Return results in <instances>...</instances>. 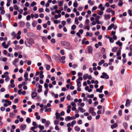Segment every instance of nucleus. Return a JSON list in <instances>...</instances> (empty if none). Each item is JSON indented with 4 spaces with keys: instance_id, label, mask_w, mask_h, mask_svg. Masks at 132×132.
Segmentation results:
<instances>
[{
    "instance_id": "16",
    "label": "nucleus",
    "mask_w": 132,
    "mask_h": 132,
    "mask_svg": "<svg viewBox=\"0 0 132 132\" xmlns=\"http://www.w3.org/2000/svg\"><path fill=\"white\" fill-rule=\"evenodd\" d=\"M88 74L87 73H86L84 74L83 77L84 79L85 80L88 78Z\"/></svg>"
},
{
    "instance_id": "61",
    "label": "nucleus",
    "mask_w": 132,
    "mask_h": 132,
    "mask_svg": "<svg viewBox=\"0 0 132 132\" xmlns=\"http://www.w3.org/2000/svg\"><path fill=\"white\" fill-rule=\"evenodd\" d=\"M89 20L88 19H87L86 20V23L87 25H88L89 23Z\"/></svg>"
},
{
    "instance_id": "7",
    "label": "nucleus",
    "mask_w": 132,
    "mask_h": 132,
    "mask_svg": "<svg viewBox=\"0 0 132 132\" xmlns=\"http://www.w3.org/2000/svg\"><path fill=\"white\" fill-rule=\"evenodd\" d=\"M92 48L91 46H89L88 48V52L89 53H92Z\"/></svg>"
},
{
    "instance_id": "57",
    "label": "nucleus",
    "mask_w": 132,
    "mask_h": 132,
    "mask_svg": "<svg viewBox=\"0 0 132 132\" xmlns=\"http://www.w3.org/2000/svg\"><path fill=\"white\" fill-rule=\"evenodd\" d=\"M28 72H26L24 75V77H28Z\"/></svg>"
},
{
    "instance_id": "56",
    "label": "nucleus",
    "mask_w": 132,
    "mask_h": 132,
    "mask_svg": "<svg viewBox=\"0 0 132 132\" xmlns=\"http://www.w3.org/2000/svg\"><path fill=\"white\" fill-rule=\"evenodd\" d=\"M99 97L100 98H102L104 96L103 94H99L98 95Z\"/></svg>"
},
{
    "instance_id": "43",
    "label": "nucleus",
    "mask_w": 132,
    "mask_h": 132,
    "mask_svg": "<svg viewBox=\"0 0 132 132\" xmlns=\"http://www.w3.org/2000/svg\"><path fill=\"white\" fill-rule=\"evenodd\" d=\"M14 10H18L19 9L18 6L16 5H15L14 6Z\"/></svg>"
},
{
    "instance_id": "23",
    "label": "nucleus",
    "mask_w": 132,
    "mask_h": 132,
    "mask_svg": "<svg viewBox=\"0 0 132 132\" xmlns=\"http://www.w3.org/2000/svg\"><path fill=\"white\" fill-rule=\"evenodd\" d=\"M78 6V4L76 1H75L73 3V6L75 7H77Z\"/></svg>"
},
{
    "instance_id": "50",
    "label": "nucleus",
    "mask_w": 132,
    "mask_h": 132,
    "mask_svg": "<svg viewBox=\"0 0 132 132\" xmlns=\"http://www.w3.org/2000/svg\"><path fill=\"white\" fill-rule=\"evenodd\" d=\"M50 124V123L49 121H47L46 123L45 124V126L46 127H48Z\"/></svg>"
},
{
    "instance_id": "31",
    "label": "nucleus",
    "mask_w": 132,
    "mask_h": 132,
    "mask_svg": "<svg viewBox=\"0 0 132 132\" xmlns=\"http://www.w3.org/2000/svg\"><path fill=\"white\" fill-rule=\"evenodd\" d=\"M9 114L11 118H13L15 116V114L13 112H10Z\"/></svg>"
},
{
    "instance_id": "62",
    "label": "nucleus",
    "mask_w": 132,
    "mask_h": 132,
    "mask_svg": "<svg viewBox=\"0 0 132 132\" xmlns=\"http://www.w3.org/2000/svg\"><path fill=\"white\" fill-rule=\"evenodd\" d=\"M96 91L97 92H99L100 93H102V90H101L100 89H96Z\"/></svg>"
},
{
    "instance_id": "22",
    "label": "nucleus",
    "mask_w": 132,
    "mask_h": 132,
    "mask_svg": "<svg viewBox=\"0 0 132 132\" xmlns=\"http://www.w3.org/2000/svg\"><path fill=\"white\" fill-rule=\"evenodd\" d=\"M76 82L77 83V85L78 87H80L81 86V82L80 81H79L78 80H76Z\"/></svg>"
},
{
    "instance_id": "12",
    "label": "nucleus",
    "mask_w": 132,
    "mask_h": 132,
    "mask_svg": "<svg viewBox=\"0 0 132 132\" xmlns=\"http://www.w3.org/2000/svg\"><path fill=\"white\" fill-rule=\"evenodd\" d=\"M78 109L79 111L81 113H83L86 111V110L83 109L82 108L80 107H79Z\"/></svg>"
},
{
    "instance_id": "37",
    "label": "nucleus",
    "mask_w": 132,
    "mask_h": 132,
    "mask_svg": "<svg viewBox=\"0 0 132 132\" xmlns=\"http://www.w3.org/2000/svg\"><path fill=\"white\" fill-rule=\"evenodd\" d=\"M123 3L122 1H119V3H118V5L120 6L121 7L123 5Z\"/></svg>"
},
{
    "instance_id": "27",
    "label": "nucleus",
    "mask_w": 132,
    "mask_h": 132,
    "mask_svg": "<svg viewBox=\"0 0 132 132\" xmlns=\"http://www.w3.org/2000/svg\"><path fill=\"white\" fill-rule=\"evenodd\" d=\"M75 130L76 131H80V128L78 126H76L75 127Z\"/></svg>"
},
{
    "instance_id": "21",
    "label": "nucleus",
    "mask_w": 132,
    "mask_h": 132,
    "mask_svg": "<svg viewBox=\"0 0 132 132\" xmlns=\"http://www.w3.org/2000/svg\"><path fill=\"white\" fill-rule=\"evenodd\" d=\"M45 56L46 57L48 60L49 61H51V59L50 56L48 54H45Z\"/></svg>"
},
{
    "instance_id": "36",
    "label": "nucleus",
    "mask_w": 132,
    "mask_h": 132,
    "mask_svg": "<svg viewBox=\"0 0 132 132\" xmlns=\"http://www.w3.org/2000/svg\"><path fill=\"white\" fill-rule=\"evenodd\" d=\"M10 79V78L8 76H7L5 77V80L6 81H9Z\"/></svg>"
},
{
    "instance_id": "47",
    "label": "nucleus",
    "mask_w": 132,
    "mask_h": 132,
    "mask_svg": "<svg viewBox=\"0 0 132 132\" xmlns=\"http://www.w3.org/2000/svg\"><path fill=\"white\" fill-rule=\"evenodd\" d=\"M71 104L72 106H76V104L73 102H71Z\"/></svg>"
},
{
    "instance_id": "2",
    "label": "nucleus",
    "mask_w": 132,
    "mask_h": 132,
    "mask_svg": "<svg viewBox=\"0 0 132 132\" xmlns=\"http://www.w3.org/2000/svg\"><path fill=\"white\" fill-rule=\"evenodd\" d=\"M121 48L120 47V49L117 52V59L119 60H121V57L120 56L121 55Z\"/></svg>"
},
{
    "instance_id": "46",
    "label": "nucleus",
    "mask_w": 132,
    "mask_h": 132,
    "mask_svg": "<svg viewBox=\"0 0 132 132\" xmlns=\"http://www.w3.org/2000/svg\"><path fill=\"white\" fill-rule=\"evenodd\" d=\"M71 96L70 95H68L67 97V99L68 101L70 100Z\"/></svg>"
},
{
    "instance_id": "54",
    "label": "nucleus",
    "mask_w": 132,
    "mask_h": 132,
    "mask_svg": "<svg viewBox=\"0 0 132 132\" xmlns=\"http://www.w3.org/2000/svg\"><path fill=\"white\" fill-rule=\"evenodd\" d=\"M6 16L9 18L10 20L11 18V15L10 14H6Z\"/></svg>"
},
{
    "instance_id": "55",
    "label": "nucleus",
    "mask_w": 132,
    "mask_h": 132,
    "mask_svg": "<svg viewBox=\"0 0 132 132\" xmlns=\"http://www.w3.org/2000/svg\"><path fill=\"white\" fill-rule=\"evenodd\" d=\"M24 43V41L23 39H21L19 41V43L20 44H22Z\"/></svg>"
},
{
    "instance_id": "48",
    "label": "nucleus",
    "mask_w": 132,
    "mask_h": 132,
    "mask_svg": "<svg viewBox=\"0 0 132 132\" xmlns=\"http://www.w3.org/2000/svg\"><path fill=\"white\" fill-rule=\"evenodd\" d=\"M53 57L54 58V59L57 61L58 59H59V58L58 57H57L55 55H54L53 56Z\"/></svg>"
},
{
    "instance_id": "17",
    "label": "nucleus",
    "mask_w": 132,
    "mask_h": 132,
    "mask_svg": "<svg viewBox=\"0 0 132 132\" xmlns=\"http://www.w3.org/2000/svg\"><path fill=\"white\" fill-rule=\"evenodd\" d=\"M72 119V117L69 116L66 117L65 119V120L66 121H67L68 120H71Z\"/></svg>"
},
{
    "instance_id": "40",
    "label": "nucleus",
    "mask_w": 132,
    "mask_h": 132,
    "mask_svg": "<svg viewBox=\"0 0 132 132\" xmlns=\"http://www.w3.org/2000/svg\"><path fill=\"white\" fill-rule=\"evenodd\" d=\"M76 28V26L75 25H73L71 26V29L72 30H74Z\"/></svg>"
},
{
    "instance_id": "52",
    "label": "nucleus",
    "mask_w": 132,
    "mask_h": 132,
    "mask_svg": "<svg viewBox=\"0 0 132 132\" xmlns=\"http://www.w3.org/2000/svg\"><path fill=\"white\" fill-rule=\"evenodd\" d=\"M50 65H46V69L48 70H50Z\"/></svg>"
},
{
    "instance_id": "15",
    "label": "nucleus",
    "mask_w": 132,
    "mask_h": 132,
    "mask_svg": "<svg viewBox=\"0 0 132 132\" xmlns=\"http://www.w3.org/2000/svg\"><path fill=\"white\" fill-rule=\"evenodd\" d=\"M88 4H89L90 5L93 6L94 5V1H92L91 0H88Z\"/></svg>"
},
{
    "instance_id": "18",
    "label": "nucleus",
    "mask_w": 132,
    "mask_h": 132,
    "mask_svg": "<svg viewBox=\"0 0 132 132\" xmlns=\"http://www.w3.org/2000/svg\"><path fill=\"white\" fill-rule=\"evenodd\" d=\"M117 126V123H115L114 124L112 125L111 126V128L113 129L115 128Z\"/></svg>"
},
{
    "instance_id": "5",
    "label": "nucleus",
    "mask_w": 132,
    "mask_h": 132,
    "mask_svg": "<svg viewBox=\"0 0 132 132\" xmlns=\"http://www.w3.org/2000/svg\"><path fill=\"white\" fill-rule=\"evenodd\" d=\"M26 125L25 124H21L20 126V128L21 130L23 131L26 128Z\"/></svg>"
},
{
    "instance_id": "11",
    "label": "nucleus",
    "mask_w": 132,
    "mask_h": 132,
    "mask_svg": "<svg viewBox=\"0 0 132 132\" xmlns=\"http://www.w3.org/2000/svg\"><path fill=\"white\" fill-rule=\"evenodd\" d=\"M19 61V60L17 58L15 59L13 62V64L14 65H15L16 63L18 61Z\"/></svg>"
},
{
    "instance_id": "29",
    "label": "nucleus",
    "mask_w": 132,
    "mask_h": 132,
    "mask_svg": "<svg viewBox=\"0 0 132 132\" xmlns=\"http://www.w3.org/2000/svg\"><path fill=\"white\" fill-rule=\"evenodd\" d=\"M38 127L40 129L41 131L43 130L44 129V126H42L41 125H39ZM41 131L40 130L39 132H40Z\"/></svg>"
},
{
    "instance_id": "42",
    "label": "nucleus",
    "mask_w": 132,
    "mask_h": 132,
    "mask_svg": "<svg viewBox=\"0 0 132 132\" xmlns=\"http://www.w3.org/2000/svg\"><path fill=\"white\" fill-rule=\"evenodd\" d=\"M51 111L52 110L51 108L46 109L45 110V112H47L48 111H49L50 112H51Z\"/></svg>"
},
{
    "instance_id": "30",
    "label": "nucleus",
    "mask_w": 132,
    "mask_h": 132,
    "mask_svg": "<svg viewBox=\"0 0 132 132\" xmlns=\"http://www.w3.org/2000/svg\"><path fill=\"white\" fill-rule=\"evenodd\" d=\"M118 48L116 47H113L112 49V52H116Z\"/></svg>"
},
{
    "instance_id": "34",
    "label": "nucleus",
    "mask_w": 132,
    "mask_h": 132,
    "mask_svg": "<svg viewBox=\"0 0 132 132\" xmlns=\"http://www.w3.org/2000/svg\"><path fill=\"white\" fill-rule=\"evenodd\" d=\"M128 12L129 15L131 16H132V13H131L132 11L130 10H128Z\"/></svg>"
},
{
    "instance_id": "25",
    "label": "nucleus",
    "mask_w": 132,
    "mask_h": 132,
    "mask_svg": "<svg viewBox=\"0 0 132 132\" xmlns=\"http://www.w3.org/2000/svg\"><path fill=\"white\" fill-rule=\"evenodd\" d=\"M116 45H118L119 46H121L122 45V43L120 42L119 41H118L116 43Z\"/></svg>"
},
{
    "instance_id": "3",
    "label": "nucleus",
    "mask_w": 132,
    "mask_h": 132,
    "mask_svg": "<svg viewBox=\"0 0 132 132\" xmlns=\"http://www.w3.org/2000/svg\"><path fill=\"white\" fill-rule=\"evenodd\" d=\"M61 44L63 46H65L67 47H69L70 45V43L69 42L64 41H62L61 42Z\"/></svg>"
},
{
    "instance_id": "64",
    "label": "nucleus",
    "mask_w": 132,
    "mask_h": 132,
    "mask_svg": "<svg viewBox=\"0 0 132 132\" xmlns=\"http://www.w3.org/2000/svg\"><path fill=\"white\" fill-rule=\"evenodd\" d=\"M103 13V12L102 11H100L98 13V15H102Z\"/></svg>"
},
{
    "instance_id": "51",
    "label": "nucleus",
    "mask_w": 132,
    "mask_h": 132,
    "mask_svg": "<svg viewBox=\"0 0 132 132\" xmlns=\"http://www.w3.org/2000/svg\"><path fill=\"white\" fill-rule=\"evenodd\" d=\"M37 30H40L41 29V26L40 25H38L37 27Z\"/></svg>"
},
{
    "instance_id": "24",
    "label": "nucleus",
    "mask_w": 132,
    "mask_h": 132,
    "mask_svg": "<svg viewBox=\"0 0 132 132\" xmlns=\"http://www.w3.org/2000/svg\"><path fill=\"white\" fill-rule=\"evenodd\" d=\"M4 102L6 103H8V105H11L12 103L11 102V101H9L7 100H4Z\"/></svg>"
},
{
    "instance_id": "60",
    "label": "nucleus",
    "mask_w": 132,
    "mask_h": 132,
    "mask_svg": "<svg viewBox=\"0 0 132 132\" xmlns=\"http://www.w3.org/2000/svg\"><path fill=\"white\" fill-rule=\"evenodd\" d=\"M18 11L19 12V13L20 14H22L23 11V10L22 9H18Z\"/></svg>"
},
{
    "instance_id": "59",
    "label": "nucleus",
    "mask_w": 132,
    "mask_h": 132,
    "mask_svg": "<svg viewBox=\"0 0 132 132\" xmlns=\"http://www.w3.org/2000/svg\"><path fill=\"white\" fill-rule=\"evenodd\" d=\"M44 11V9L42 8H40L39 9V12L40 13H41Z\"/></svg>"
},
{
    "instance_id": "38",
    "label": "nucleus",
    "mask_w": 132,
    "mask_h": 132,
    "mask_svg": "<svg viewBox=\"0 0 132 132\" xmlns=\"http://www.w3.org/2000/svg\"><path fill=\"white\" fill-rule=\"evenodd\" d=\"M54 124L55 125H57L58 124L59 121L58 120H56L54 121Z\"/></svg>"
},
{
    "instance_id": "35",
    "label": "nucleus",
    "mask_w": 132,
    "mask_h": 132,
    "mask_svg": "<svg viewBox=\"0 0 132 132\" xmlns=\"http://www.w3.org/2000/svg\"><path fill=\"white\" fill-rule=\"evenodd\" d=\"M42 39L44 42H47V39L46 37H42Z\"/></svg>"
},
{
    "instance_id": "26",
    "label": "nucleus",
    "mask_w": 132,
    "mask_h": 132,
    "mask_svg": "<svg viewBox=\"0 0 132 132\" xmlns=\"http://www.w3.org/2000/svg\"><path fill=\"white\" fill-rule=\"evenodd\" d=\"M37 24V22L36 21H34L32 23V25L34 27H36Z\"/></svg>"
},
{
    "instance_id": "20",
    "label": "nucleus",
    "mask_w": 132,
    "mask_h": 132,
    "mask_svg": "<svg viewBox=\"0 0 132 132\" xmlns=\"http://www.w3.org/2000/svg\"><path fill=\"white\" fill-rule=\"evenodd\" d=\"M93 34L92 33H89L88 32H87L86 33V35H85L87 37L88 36H90L92 37V36Z\"/></svg>"
},
{
    "instance_id": "45",
    "label": "nucleus",
    "mask_w": 132,
    "mask_h": 132,
    "mask_svg": "<svg viewBox=\"0 0 132 132\" xmlns=\"http://www.w3.org/2000/svg\"><path fill=\"white\" fill-rule=\"evenodd\" d=\"M63 1L62 2L60 1L59 4V6H63Z\"/></svg>"
},
{
    "instance_id": "39",
    "label": "nucleus",
    "mask_w": 132,
    "mask_h": 132,
    "mask_svg": "<svg viewBox=\"0 0 132 132\" xmlns=\"http://www.w3.org/2000/svg\"><path fill=\"white\" fill-rule=\"evenodd\" d=\"M112 9L110 8H108L106 10V12L108 13H110L112 11Z\"/></svg>"
},
{
    "instance_id": "6",
    "label": "nucleus",
    "mask_w": 132,
    "mask_h": 132,
    "mask_svg": "<svg viewBox=\"0 0 132 132\" xmlns=\"http://www.w3.org/2000/svg\"><path fill=\"white\" fill-rule=\"evenodd\" d=\"M24 43L28 47H31L32 46V44L28 41H25L24 42Z\"/></svg>"
},
{
    "instance_id": "19",
    "label": "nucleus",
    "mask_w": 132,
    "mask_h": 132,
    "mask_svg": "<svg viewBox=\"0 0 132 132\" xmlns=\"http://www.w3.org/2000/svg\"><path fill=\"white\" fill-rule=\"evenodd\" d=\"M114 26V24L113 23L111 24L108 27V30H110Z\"/></svg>"
},
{
    "instance_id": "14",
    "label": "nucleus",
    "mask_w": 132,
    "mask_h": 132,
    "mask_svg": "<svg viewBox=\"0 0 132 132\" xmlns=\"http://www.w3.org/2000/svg\"><path fill=\"white\" fill-rule=\"evenodd\" d=\"M55 115L56 116V118L57 119H59L60 116V114L57 112H56Z\"/></svg>"
},
{
    "instance_id": "58",
    "label": "nucleus",
    "mask_w": 132,
    "mask_h": 132,
    "mask_svg": "<svg viewBox=\"0 0 132 132\" xmlns=\"http://www.w3.org/2000/svg\"><path fill=\"white\" fill-rule=\"evenodd\" d=\"M44 86L45 88L46 89H48V85L46 83H45L44 84Z\"/></svg>"
},
{
    "instance_id": "13",
    "label": "nucleus",
    "mask_w": 132,
    "mask_h": 132,
    "mask_svg": "<svg viewBox=\"0 0 132 132\" xmlns=\"http://www.w3.org/2000/svg\"><path fill=\"white\" fill-rule=\"evenodd\" d=\"M104 17L106 20H107L110 19V15L109 14H105L104 16Z\"/></svg>"
},
{
    "instance_id": "8",
    "label": "nucleus",
    "mask_w": 132,
    "mask_h": 132,
    "mask_svg": "<svg viewBox=\"0 0 132 132\" xmlns=\"http://www.w3.org/2000/svg\"><path fill=\"white\" fill-rule=\"evenodd\" d=\"M130 100L128 99H127L126 102L125 106H128L130 105Z\"/></svg>"
},
{
    "instance_id": "9",
    "label": "nucleus",
    "mask_w": 132,
    "mask_h": 132,
    "mask_svg": "<svg viewBox=\"0 0 132 132\" xmlns=\"http://www.w3.org/2000/svg\"><path fill=\"white\" fill-rule=\"evenodd\" d=\"M37 96V94L36 93L33 92L31 94L32 98L33 99H34L35 97H36Z\"/></svg>"
},
{
    "instance_id": "1",
    "label": "nucleus",
    "mask_w": 132,
    "mask_h": 132,
    "mask_svg": "<svg viewBox=\"0 0 132 132\" xmlns=\"http://www.w3.org/2000/svg\"><path fill=\"white\" fill-rule=\"evenodd\" d=\"M94 109L93 107H90L89 112L93 116H95L96 115V113L94 111Z\"/></svg>"
},
{
    "instance_id": "28",
    "label": "nucleus",
    "mask_w": 132,
    "mask_h": 132,
    "mask_svg": "<svg viewBox=\"0 0 132 132\" xmlns=\"http://www.w3.org/2000/svg\"><path fill=\"white\" fill-rule=\"evenodd\" d=\"M105 62V61L104 60H101L100 61L98 62V64L100 65H101L103 63Z\"/></svg>"
},
{
    "instance_id": "53",
    "label": "nucleus",
    "mask_w": 132,
    "mask_h": 132,
    "mask_svg": "<svg viewBox=\"0 0 132 132\" xmlns=\"http://www.w3.org/2000/svg\"><path fill=\"white\" fill-rule=\"evenodd\" d=\"M92 118V117L91 116H88L87 117V119L89 120H90Z\"/></svg>"
},
{
    "instance_id": "44",
    "label": "nucleus",
    "mask_w": 132,
    "mask_h": 132,
    "mask_svg": "<svg viewBox=\"0 0 132 132\" xmlns=\"http://www.w3.org/2000/svg\"><path fill=\"white\" fill-rule=\"evenodd\" d=\"M37 4L35 2H33L31 5V6H34L36 5Z\"/></svg>"
},
{
    "instance_id": "4",
    "label": "nucleus",
    "mask_w": 132,
    "mask_h": 132,
    "mask_svg": "<svg viewBox=\"0 0 132 132\" xmlns=\"http://www.w3.org/2000/svg\"><path fill=\"white\" fill-rule=\"evenodd\" d=\"M102 75H101L100 76V77L102 78H105L106 79H108L109 78V76L107 74L104 72H103L102 73Z\"/></svg>"
},
{
    "instance_id": "41",
    "label": "nucleus",
    "mask_w": 132,
    "mask_h": 132,
    "mask_svg": "<svg viewBox=\"0 0 132 132\" xmlns=\"http://www.w3.org/2000/svg\"><path fill=\"white\" fill-rule=\"evenodd\" d=\"M109 39V40L110 42V43H112L114 42V40H113L112 37H110Z\"/></svg>"
},
{
    "instance_id": "32",
    "label": "nucleus",
    "mask_w": 132,
    "mask_h": 132,
    "mask_svg": "<svg viewBox=\"0 0 132 132\" xmlns=\"http://www.w3.org/2000/svg\"><path fill=\"white\" fill-rule=\"evenodd\" d=\"M75 23L76 24L78 25V24L79 22L78 21V19L77 17L75 18Z\"/></svg>"
},
{
    "instance_id": "10",
    "label": "nucleus",
    "mask_w": 132,
    "mask_h": 132,
    "mask_svg": "<svg viewBox=\"0 0 132 132\" xmlns=\"http://www.w3.org/2000/svg\"><path fill=\"white\" fill-rule=\"evenodd\" d=\"M123 125L126 129H127L128 128V125L127 122H123L122 123Z\"/></svg>"
},
{
    "instance_id": "49",
    "label": "nucleus",
    "mask_w": 132,
    "mask_h": 132,
    "mask_svg": "<svg viewBox=\"0 0 132 132\" xmlns=\"http://www.w3.org/2000/svg\"><path fill=\"white\" fill-rule=\"evenodd\" d=\"M97 8V7L96 6H94L92 8V12L94 10H96Z\"/></svg>"
},
{
    "instance_id": "33",
    "label": "nucleus",
    "mask_w": 132,
    "mask_h": 132,
    "mask_svg": "<svg viewBox=\"0 0 132 132\" xmlns=\"http://www.w3.org/2000/svg\"><path fill=\"white\" fill-rule=\"evenodd\" d=\"M31 120L30 119L29 117H27L26 119V122L29 123L30 122Z\"/></svg>"
},
{
    "instance_id": "63",
    "label": "nucleus",
    "mask_w": 132,
    "mask_h": 132,
    "mask_svg": "<svg viewBox=\"0 0 132 132\" xmlns=\"http://www.w3.org/2000/svg\"><path fill=\"white\" fill-rule=\"evenodd\" d=\"M61 12V11L60 10H55V13H58L59 14Z\"/></svg>"
}]
</instances>
